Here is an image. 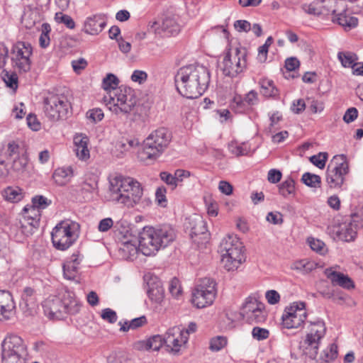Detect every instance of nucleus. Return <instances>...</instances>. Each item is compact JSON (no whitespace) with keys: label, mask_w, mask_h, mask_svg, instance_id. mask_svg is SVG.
Here are the masks:
<instances>
[{"label":"nucleus","mask_w":363,"mask_h":363,"mask_svg":"<svg viewBox=\"0 0 363 363\" xmlns=\"http://www.w3.org/2000/svg\"><path fill=\"white\" fill-rule=\"evenodd\" d=\"M160 176V179L164 182H165L167 185L172 186L173 189L178 185L174 174H172L167 172H162Z\"/></svg>","instance_id":"3c124183"},{"label":"nucleus","mask_w":363,"mask_h":363,"mask_svg":"<svg viewBox=\"0 0 363 363\" xmlns=\"http://www.w3.org/2000/svg\"><path fill=\"white\" fill-rule=\"evenodd\" d=\"M27 345L17 335H7L1 343L2 363H26Z\"/></svg>","instance_id":"6e6552de"},{"label":"nucleus","mask_w":363,"mask_h":363,"mask_svg":"<svg viewBox=\"0 0 363 363\" xmlns=\"http://www.w3.org/2000/svg\"><path fill=\"white\" fill-rule=\"evenodd\" d=\"M246 50L243 48L230 46L222 62L224 75L235 77L241 73L247 66Z\"/></svg>","instance_id":"9b49d317"},{"label":"nucleus","mask_w":363,"mask_h":363,"mask_svg":"<svg viewBox=\"0 0 363 363\" xmlns=\"http://www.w3.org/2000/svg\"><path fill=\"white\" fill-rule=\"evenodd\" d=\"M272 43L273 38L272 37L269 36L266 40L265 43L259 48V57L261 62H264L267 60L268 49Z\"/></svg>","instance_id":"49530a36"},{"label":"nucleus","mask_w":363,"mask_h":363,"mask_svg":"<svg viewBox=\"0 0 363 363\" xmlns=\"http://www.w3.org/2000/svg\"><path fill=\"white\" fill-rule=\"evenodd\" d=\"M148 344L150 350L157 351L164 346L163 337L160 335H153L148 339Z\"/></svg>","instance_id":"c03bdc74"},{"label":"nucleus","mask_w":363,"mask_h":363,"mask_svg":"<svg viewBox=\"0 0 363 363\" xmlns=\"http://www.w3.org/2000/svg\"><path fill=\"white\" fill-rule=\"evenodd\" d=\"M189 225L191 228L190 235L194 242L202 243L208 240L209 233L206 223L202 217L195 216L193 218H189Z\"/></svg>","instance_id":"a211bd4d"},{"label":"nucleus","mask_w":363,"mask_h":363,"mask_svg":"<svg viewBox=\"0 0 363 363\" xmlns=\"http://www.w3.org/2000/svg\"><path fill=\"white\" fill-rule=\"evenodd\" d=\"M147 74L142 70H135L132 75L131 79L135 82H138L139 84H143L147 80Z\"/></svg>","instance_id":"13d9d810"},{"label":"nucleus","mask_w":363,"mask_h":363,"mask_svg":"<svg viewBox=\"0 0 363 363\" xmlns=\"http://www.w3.org/2000/svg\"><path fill=\"white\" fill-rule=\"evenodd\" d=\"M359 228L350 218H347L341 223L337 231V238L345 242L353 241L357 235V230Z\"/></svg>","instance_id":"412c9836"},{"label":"nucleus","mask_w":363,"mask_h":363,"mask_svg":"<svg viewBox=\"0 0 363 363\" xmlns=\"http://www.w3.org/2000/svg\"><path fill=\"white\" fill-rule=\"evenodd\" d=\"M216 282L210 278H203L192 292L191 302L198 308L211 305L216 296Z\"/></svg>","instance_id":"4468645a"},{"label":"nucleus","mask_w":363,"mask_h":363,"mask_svg":"<svg viewBox=\"0 0 363 363\" xmlns=\"http://www.w3.org/2000/svg\"><path fill=\"white\" fill-rule=\"evenodd\" d=\"M79 225L71 220H62L52 229L51 238L53 246L59 250H66L78 238Z\"/></svg>","instance_id":"1a4fd4ad"},{"label":"nucleus","mask_w":363,"mask_h":363,"mask_svg":"<svg viewBox=\"0 0 363 363\" xmlns=\"http://www.w3.org/2000/svg\"><path fill=\"white\" fill-rule=\"evenodd\" d=\"M109 199L112 201L133 207L143 196L140 184L131 177L116 176L109 180Z\"/></svg>","instance_id":"20e7f679"},{"label":"nucleus","mask_w":363,"mask_h":363,"mask_svg":"<svg viewBox=\"0 0 363 363\" xmlns=\"http://www.w3.org/2000/svg\"><path fill=\"white\" fill-rule=\"evenodd\" d=\"M266 220L274 225H281L284 222L283 215L279 211L268 213Z\"/></svg>","instance_id":"09e8293b"},{"label":"nucleus","mask_w":363,"mask_h":363,"mask_svg":"<svg viewBox=\"0 0 363 363\" xmlns=\"http://www.w3.org/2000/svg\"><path fill=\"white\" fill-rule=\"evenodd\" d=\"M311 248L317 252L322 253L325 244L320 240L315 238H309L308 240Z\"/></svg>","instance_id":"4d7b16f0"},{"label":"nucleus","mask_w":363,"mask_h":363,"mask_svg":"<svg viewBox=\"0 0 363 363\" xmlns=\"http://www.w3.org/2000/svg\"><path fill=\"white\" fill-rule=\"evenodd\" d=\"M301 181L306 186L313 188L320 186L321 178L320 176L310 172H306L302 175Z\"/></svg>","instance_id":"e433bc0d"},{"label":"nucleus","mask_w":363,"mask_h":363,"mask_svg":"<svg viewBox=\"0 0 363 363\" xmlns=\"http://www.w3.org/2000/svg\"><path fill=\"white\" fill-rule=\"evenodd\" d=\"M243 245L238 238L228 235L220 243L218 252L221 256V263L228 271L238 268L244 259Z\"/></svg>","instance_id":"423d86ee"},{"label":"nucleus","mask_w":363,"mask_h":363,"mask_svg":"<svg viewBox=\"0 0 363 363\" xmlns=\"http://www.w3.org/2000/svg\"><path fill=\"white\" fill-rule=\"evenodd\" d=\"M188 338L189 337L186 335H184V330H182L181 337H179L177 335L175 337V341H173L172 345H170L167 352L173 354H177L179 352L181 347L187 342Z\"/></svg>","instance_id":"4c0bfd02"},{"label":"nucleus","mask_w":363,"mask_h":363,"mask_svg":"<svg viewBox=\"0 0 363 363\" xmlns=\"http://www.w3.org/2000/svg\"><path fill=\"white\" fill-rule=\"evenodd\" d=\"M101 317L110 323H114L117 320L116 313L111 308H105L102 311Z\"/></svg>","instance_id":"603ef678"},{"label":"nucleus","mask_w":363,"mask_h":363,"mask_svg":"<svg viewBox=\"0 0 363 363\" xmlns=\"http://www.w3.org/2000/svg\"><path fill=\"white\" fill-rule=\"evenodd\" d=\"M81 260L77 255L73 254L63 264L64 277L68 280H75L78 276L79 265Z\"/></svg>","instance_id":"b1692460"},{"label":"nucleus","mask_w":363,"mask_h":363,"mask_svg":"<svg viewBox=\"0 0 363 363\" xmlns=\"http://www.w3.org/2000/svg\"><path fill=\"white\" fill-rule=\"evenodd\" d=\"M175 237L174 230L169 225L156 228L145 226L140 233L138 247L136 240H124L119 247V252L127 260H134L138 250L145 256H150L160 248L167 247Z\"/></svg>","instance_id":"f257e3e1"},{"label":"nucleus","mask_w":363,"mask_h":363,"mask_svg":"<svg viewBox=\"0 0 363 363\" xmlns=\"http://www.w3.org/2000/svg\"><path fill=\"white\" fill-rule=\"evenodd\" d=\"M260 85V93L266 98H275L279 95V90L275 86L272 80L262 79L259 82Z\"/></svg>","instance_id":"bb28decb"},{"label":"nucleus","mask_w":363,"mask_h":363,"mask_svg":"<svg viewBox=\"0 0 363 363\" xmlns=\"http://www.w3.org/2000/svg\"><path fill=\"white\" fill-rule=\"evenodd\" d=\"M28 125L35 131L38 130L40 128V123L38 121L35 115L30 113L26 118Z\"/></svg>","instance_id":"bf43d9fd"},{"label":"nucleus","mask_w":363,"mask_h":363,"mask_svg":"<svg viewBox=\"0 0 363 363\" xmlns=\"http://www.w3.org/2000/svg\"><path fill=\"white\" fill-rule=\"evenodd\" d=\"M21 298L27 307H34L36 302L35 291L31 287H26L23 289Z\"/></svg>","instance_id":"c9c22d12"},{"label":"nucleus","mask_w":363,"mask_h":363,"mask_svg":"<svg viewBox=\"0 0 363 363\" xmlns=\"http://www.w3.org/2000/svg\"><path fill=\"white\" fill-rule=\"evenodd\" d=\"M169 291L170 294L175 298H178L182 294V287L179 280L174 277L169 282Z\"/></svg>","instance_id":"a18cd8bd"},{"label":"nucleus","mask_w":363,"mask_h":363,"mask_svg":"<svg viewBox=\"0 0 363 363\" xmlns=\"http://www.w3.org/2000/svg\"><path fill=\"white\" fill-rule=\"evenodd\" d=\"M333 18V22L338 23L342 26L345 30H350L358 25V19L354 16H347L346 11H343L340 13H336V11L333 10L332 12Z\"/></svg>","instance_id":"a878e982"},{"label":"nucleus","mask_w":363,"mask_h":363,"mask_svg":"<svg viewBox=\"0 0 363 363\" xmlns=\"http://www.w3.org/2000/svg\"><path fill=\"white\" fill-rule=\"evenodd\" d=\"M50 204V200L42 195H38L32 199V205L30 206L37 208L40 212V210L46 208Z\"/></svg>","instance_id":"ea45409f"},{"label":"nucleus","mask_w":363,"mask_h":363,"mask_svg":"<svg viewBox=\"0 0 363 363\" xmlns=\"http://www.w3.org/2000/svg\"><path fill=\"white\" fill-rule=\"evenodd\" d=\"M241 313L243 319L252 325L264 322L267 315L264 304L251 296L246 299Z\"/></svg>","instance_id":"dca6fc26"},{"label":"nucleus","mask_w":363,"mask_h":363,"mask_svg":"<svg viewBox=\"0 0 363 363\" xmlns=\"http://www.w3.org/2000/svg\"><path fill=\"white\" fill-rule=\"evenodd\" d=\"M162 30L168 35H175L180 31V26L172 18H166L163 20Z\"/></svg>","instance_id":"cd10ccee"},{"label":"nucleus","mask_w":363,"mask_h":363,"mask_svg":"<svg viewBox=\"0 0 363 363\" xmlns=\"http://www.w3.org/2000/svg\"><path fill=\"white\" fill-rule=\"evenodd\" d=\"M309 332L306 335L304 344L306 345V353L311 359H315L318 354L320 340L324 337L326 331L325 323L322 320L311 322Z\"/></svg>","instance_id":"2eb2a0df"},{"label":"nucleus","mask_w":363,"mask_h":363,"mask_svg":"<svg viewBox=\"0 0 363 363\" xmlns=\"http://www.w3.org/2000/svg\"><path fill=\"white\" fill-rule=\"evenodd\" d=\"M113 225V221L111 218L102 219L99 224L98 228L101 232L108 231Z\"/></svg>","instance_id":"774afa93"},{"label":"nucleus","mask_w":363,"mask_h":363,"mask_svg":"<svg viewBox=\"0 0 363 363\" xmlns=\"http://www.w3.org/2000/svg\"><path fill=\"white\" fill-rule=\"evenodd\" d=\"M172 140V133L160 127L152 130L143 142V153L146 159L157 160L167 148Z\"/></svg>","instance_id":"0eeeda50"},{"label":"nucleus","mask_w":363,"mask_h":363,"mask_svg":"<svg viewBox=\"0 0 363 363\" xmlns=\"http://www.w3.org/2000/svg\"><path fill=\"white\" fill-rule=\"evenodd\" d=\"M281 176L282 174L279 170L272 169L268 172L267 179L270 183L276 184L281 180Z\"/></svg>","instance_id":"680f3d73"},{"label":"nucleus","mask_w":363,"mask_h":363,"mask_svg":"<svg viewBox=\"0 0 363 363\" xmlns=\"http://www.w3.org/2000/svg\"><path fill=\"white\" fill-rule=\"evenodd\" d=\"M279 192L284 198L295 194V182L293 179L289 178L279 186Z\"/></svg>","instance_id":"2f4dec72"},{"label":"nucleus","mask_w":363,"mask_h":363,"mask_svg":"<svg viewBox=\"0 0 363 363\" xmlns=\"http://www.w3.org/2000/svg\"><path fill=\"white\" fill-rule=\"evenodd\" d=\"M45 314L50 319H62L66 314L74 315L79 311L81 304L74 298V294L65 290L58 296L47 298L43 305Z\"/></svg>","instance_id":"39448f33"},{"label":"nucleus","mask_w":363,"mask_h":363,"mask_svg":"<svg viewBox=\"0 0 363 363\" xmlns=\"http://www.w3.org/2000/svg\"><path fill=\"white\" fill-rule=\"evenodd\" d=\"M4 196L7 201L13 203L21 201L23 197L22 189L17 186L6 189Z\"/></svg>","instance_id":"72a5a7b5"},{"label":"nucleus","mask_w":363,"mask_h":363,"mask_svg":"<svg viewBox=\"0 0 363 363\" xmlns=\"http://www.w3.org/2000/svg\"><path fill=\"white\" fill-rule=\"evenodd\" d=\"M177 91L187 99H197L208 89L210 82L208 69L200 65L181 67L174 77Z\"/></svg>","instance_id":"f03ea898"},{"label":"nucleus","mask_w":363,"mask_h":363,"mask_svg":"<svg viewBox=\"0 0 363 363\" xmlns=\"http://www.w3.org/2000/svg\"><path fill=\"white\" fill-rule=\"evenodd\" d=\"M337 356V346L335 343L330 344L328 347L323 350L318 363H330Z\"/></svg>","instance_id":"c756f323"},{"label":"nucleus","mask_w":363,"mask_h":363,"mask_svg":"<svg viewBox=\"0 0 363 363\" xmlns=\"http://www.w3.org/2000/svg\"><path fill=\"white\" fill-rule=\"evenodd\" d=\"M357 109L354 107L350 108L346 111L343 116V121L346 123H350L351 122H353L357 118Z\"/></svg>","instance_id":"5fc2aeb1"},{"label":"nucleus","mask_w":363,"mask_h":363,"mask_svg":"<svg viewBox=\"0 0 363 363\" xmlns=\"http://www.w3.org/2000/svg\"><path fill=\"white\" fill-rule=\"evenodd\" d=\"M269 332L267 329L255 327L252 331V335L254 339L262 340L268 338Z\"/></svg>","instance_id":"8fccbe9b"},{"label":"nucleus","mask_w":363,"mask_h":363,"mask_svg":"<svg viewBox=\"0 0 363 363\" xmlns=\"http://www.w3.org/2000/svg\"><path fill=\"white\" fill-rule=\"evenodd\" d=\"M310 161L319 169H323L328 160L327 152H319L310 157Z\"/></svg>","instance_id":"a19ab883"},{"label":"nucleus","mask_w":363,"mask_h":363,"mask_svg":"<svg viewBox=\"0 0 363 363\" xmlns=\"http://www.w3.org/2000/svg\"><path fill=\"white\" fill-rule=\"evenodd\" d=\"M350 218L356 223L357 225L362 228L363 226V206L359 208L355 213H352Z\"/></svg>","instance_id":"e2e57ef3"},{"label":"nucleus","mask_w":363,"mask_h":363,"mask_svg":"<svg viewBox=\"0 0 363 363\" xmlns=\"http://www.w3.org/2000/svg\"><path fill=\"white\" fill-rule=\"evenodd\" d=\"M98 188V182L96 179L86 180L82 184L81 190L82 192H92Z\"/></svg>","instance_id":"864d4df0"},{"label":"nucleus","mask_w":363,"mask_h":363,"mask_svg":"<svg viewBox=\"0 0 363 363\" xmlns=\"http://www.w3.org/2000/svg\"><path fill=\"white\" fill-rule=\"evenodd\" d=\"M118 79L113 74H108L102 82L103 88L110 90L108 99L106 96L105 101L110 105L109 110L114 114L116 120H121L123 116L127 118L138 101L131 88L118 89Z\"/></svg>","instance_id":"7ed1b4c3"},{"label":"nucleus","mask_w":363,"mask_h":363,"mask_svg":"<svg viewBox=\"0 0 363 363\" xmlns=\"http://www.w3.org/2000/svg\"><path fill=\"white\" fill-rule=\"evenodd\" d=\"M304 302H294L285 309L282 315V324L286 328H298L305 322L307 313Z\"/></svg>","instance_id":"f3484780"},{"label":"nucleus","mask_w":363,"mask_h":363,"mask_svg":"<svg viewBox=\"0 0 363 363\" xmlns=\"http://www.w3.org/2000/svg\"><path fill=\"white\" fill-rule=\"evenodd\" d=\"M33 47L29 43L18 41L11 49L12 67L19 73H26L30 70Z\"/></svg>","instance_id":"ddd939ff"},{"label":"nucleus","mask_w":363,"mask_h":363,"mask_svg":"<svg viewBox=\"0 0 363 363\" xmlns=\"http://www.w3.org/2000/svg\"><path fill=\"white\" fill-rule=\"evenodd\" d=\"M44 113L52 121L66 119L71 113V104L64 94H50L44 99Z\"/></svg>","instance_id":"f8f14e48"},{"label":"nucleus","mask_w":363,"mask_h":363,"mask_svg":"<svg viewBox=\"0 0 363 363\" xmlns=\"http://www.w3.org/2000/svg\"><path fill=\"white\" fill-rule=\"evenodd\" d=\"M24 216L23 220L20 221L21 228H26L27 225L30 226V232L33 228H37L39 225L40 220V212L37 208L32 206H26L23 208Z\"/></svg>","instance_id":"5701e85b"},{"label":"nucleus","mask_w":363,"mask_h":363,"mask_svg":"<svg viewBox=\"0 0 363 363\" xmlns=\"http://www.w3.org/2000/svg\"><path fill=\"white\" fill-rule=\"evenodd\" d=\"M324 274L330 280L333 286H339L348 290L354 288V281L347 275L335 271L333 268L325 269Z\"/></svg>","instance_id":"6ab92c4d"},{"label":"nucleus","mask_w":363,"mask_h":363,"mask_svg":"<svg viewBox=\"0 0 363 363\" xmlns=\"http://www.w3.org/2000/svg\"><path fill=\"white\" fill-rule=\"evenodd\" d=\"M86 117L91 122L96 123L101 121L104 118V114L101 108H95L90 109L86 112Z\"/></svg>","instance_id":"37998d69"},{"label":"nucleus","mask_w":363,"mask_h":363,"mask_svg":"<svg viewBox=\"0 0 363 363\" xmlns=\"http://www.w3.org/2000/svg\"><path fill=\"white\" fill-rule=\"evenodd\" d=\"M51 31L50 26L44 23L42 24L41 34L39 38V44L42 48H46L48 47L50 43V33Z\"/></svg>","instance_id":"58836bf2"},{"label":"nucleus","mask_w":363,"mask_h":363,"mask_svg":"<svg viewBox=\"0 0 363 363\" xmlns=\"http://www.w3.org/2000/svg\"><path fill=\"white\" fill-rule=\"evenodd\" d=\"M14 308L11 294L6 291H0V320H9L13 315Z\"/></svg>","instance_id":"aec40b11"},{"label":"nucleus","mask_w":363,"mask_h":363,"mask_svg":"<svg viewBox=\"0 0 363 363\" xmlns=\"http://www.w3.org/2000/svg\"><path fill=\"white\" fill-rule=\"evenodd\" d=\"M167 190L164 186H160L157 189L155 192V198L158 204L162 207L167 206V198H166Z\"/></svg>","instance_id":"de8ad7c7"},{"label":"nucleus","mask_w":363,"mask_h":363,"mask_svg":"<svg viewBox=\"0 0 363 363\" xmlns=\"http://www.w3.org/2000/svg\"><path fill=\"white\" fill-rule=\"evenodd\" d=\"M147 294L151 301L159 303L164 298V289L157 277L151 279L147 284Z\"/></svg>","instance_id":"393cba45"},{"label":"nucleus","mask_w":363,"mask_h":363,"mask_svg":"<svg viewBox=\"0 0 363 363\" xmlns=\"http://www.w3.org/2000/svg\"><path fill=\"white\" fill-rule=\"evenodd\" d=\"M266 298L269 304L274 305L279 301V294L275 290H269L266 292Z\"/></svg>","instance_id":"0e129e2a"},{"label":"nucleus","mask_w":363,"mask_h":363,"mask_svg":"<svg viewBox=\"0 0 363 363\" xmlns=\"http://www.w3.org/2000/svg\"><path fill=\"white\" fill-rule=\"evenodd\" d=\"M89 138L87 136L83 134H77L74 138V147H83L84 145H88Z\"/></svg>","instance_id":"338daca9"},{"label":"nucleus","mask_w":363,"mask_h":363,"mask_svg":"<svg viewBox=\"0 0 363 363\" xmlns=\"http://www.w3.org/2000/svg\"><path fill=\"white\" fill-rule=\"evenodd\" d=\"M316 264L308 259H301L293 263L291 268L303 274H308L315 269Z\"/></svg>","instance_id":"7c9ffc66"},{"label":"nucleus","mask_w":363,"mask_h":363,"mask_svg":"<svg viewBox=\"0 0 363 363\" xmlns=\"http://www.w3.org/2000/svg\"><path fill=\"white\" fill-rule=\"evenodd\" d=\"M300 65V62L296 57H289L287 58L285 61V67L288 71H294L296 69L298 68Z\"/></svg>","instance_id":"69168bd1"},{"label":"nucleus","mask_w":363,"mask_h":363,"mask_svg":"<svg viewBox=\"0 0 363 363\" xmlns=\"http://www.w3.org/2000/svg\"><path fill=\"white\" fill-rule=\"evenodd\" d=\"M349 172V162L346 155H335L328 164L325 173V179L329 188L341 189Z\"/></svg>","instance_id":"9d476101"},{"label":"nucleus","mask_w":363,"mask_h":363,"mask_svg":"<svg viewBox=\"0 0 363 363\" xmlns=\"http://www.w3.org/2000/svg\"><path fill=\"white\" fill-rule=\"evenodd\" d=\"M338 59L341 62V64L345 67H352L358 65L355 62L358 60V57L356 54L351 52H340L337 55Z\"/></svg>","instance_id":"c85d7f7f"},{"label":"nucleus","mask_w":363,"mask_h":363,"mask_svg":"<svg viewBox=\"0 0 363 363\" xmlns=\"http://www.w3.org/2000/svg\"><path fill=\"white\" fill-rule=\"evenodd\" d=\"M178 336L181 337L182 335V330L179 328L174 327L169 328L163 337L164 346L166 348V350L172 345L173 341H175V337Z\"/></svg>","instance_id":"473e14b6"},{"label":"nucleus","mask_w":363,"mask_h":363,"mask_svg":"<svg viewBox=\"0 0 363 363\" xmlns=\"http://www.w3.org/2000/svg\"><path fill=\"white\" fill-rule=\"evenodd\" d=\"M227 345V339L223 336L212 338L210 342V349L213 351H219Z\"/></svg>","instance_id":"79ce46f5"},{"label":"nucleus","mask_w":363,"mask_h":363,"mask_svg":"<svg viewBox=\"0 0 363 363\" xmlns=\"http://www.w3.org/2000/svg\"><path fill=\"white\" fill-rule=\"evenodd\" d=\"M106 23L102 16L94 15L86 18L83 30L89 35H98L105 28Z\"/></svg>","instance_id":"4be33fe9"},{"label":"nucleus","mask_w":363,"mask_h":363,"mask_svg":"<svg viewBox=\"0 0 363 363\" xmlns=\"http://www.w3.org/2000/svg\"><path fill=\"white\" fill-rule=\"evenodd\" d=\"M1 78L6 86L11 89H16L18 88V76L15 72H10L6 69L1 72Z\"/></svg>","instance_id":"f704fd0d"},{"label":"nucleus","mask_w":363,"mask_h":363,"mask_svg":"<svg viewBox=\"0 0 363 363\" xmlns=\"http://www.w3.org/2000/svg\"><path fill=\"white\" fill-rule=\"evenodd\" d=\"M234 27L238 32H248L251 30L250 22L245 20H238L234 22Z\"/></svg>","instance_id":"6e6d98bb"},{"label":"nucleus","mask_w":363,"mask_h":363,"mask_svg":"<svg viewBox=\"0 0 363 363\" xmlns=\"http://www.w3.org/2000/svg\"><path fill=\"white\" fill-rule=\"evenodd\" d=\"M74 151L76 152L77 157L82 160H86L89 158V150L88 149V145H84L83 147H78L74 148Z\"/></svg>","instance_id":"052dcab7"}]
</instances>
